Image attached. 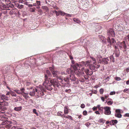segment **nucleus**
Wrapping results in <instances>:
<instances>
[{
	"instance_id": "obj_33",
	"label": "nucleus",
	"mask_w": 129,
	"mask_h": 129,
	"mask_svg": "<svg viewBox=\"0 0 129 129\" xmlns=\"http://www.w3.org/2000/svg\"><path fill=\"white\" fill-rule=\"evenodd\" d=\"M100 67V65L99 63H98L97 64H95L94 65V67L96 69V70H97V69L98 68Z\"/></svg>"
},
{
	"instance_id": "obj_31",
	"label": "nucleus",
	"mask_w": 129,
	"mask_h": 129,
	"mask_svg": "<svg viewBox=\"0 0 129 129\" xmlns=\"http://www.w3.org/2000/svg\"><path fill=\"white\" fill-rule=\"evenodd\" d=\"M65 118H67L70 119L72 120H73V117L69 115L66 116Z\"/></svg>"
},
{
	"instance_id": "obj_51",
	"label": "nucleus",
	"mask_w": 129,
	"mask_h": 129,
	"mask_svg": "<svg viewBox=\"0 0 129 129\" xmlns=\"http://www.w3.org/2000/svg\"><path fill=\"white\" fill-rule=\"evenodd\" d=\"M121 79V78L120 77H116L115 78V80L117 81H118L120 80Z\"/></svg>"
},
{
	"instance_id": "obj_17",
	"label": "nucleus",
	"mask_w": 129,
	"mask_h": 129,
	"mask_svg": "<svg viewBox=\"0 0 129 129\" xmlns=\"http://www.w3.org/2000/svg\"><path fill=\"white\" fill-rule=\"evenodd\" d=\"M70 79L72 81H74L76 80V78L73 74L70 75Z\"/></svg>"
},
{
	"instance_id": "obj_41",
	"label": "nucleus",
	"mask_w": 129,
	"mask_h": 129,
	"mask_svg": "<svg viewBox=\"0 0 129 129\" xmlns=\"http://www.w3.org/2000/svg\"><path fill=\"white\" fill-rule=\"evenodd\" d=\"M33 112L36 114L37 116L38 115V113L36 112V109H34L33 110Z\"/></svg>"
},
{
	"instance_id": "obj_62",
	"label": "nucleus",
	"mask_w": 129,
	"mask_h": 129,
	"mask_svg": "<svg viewBox=\"0 0 129 129\" xmlns=\"http://www.w3.org/2000/svg\"><path fill=\"white\" fill-rule=\"evenodd\" d=\"M103 108L102 107H101L99 108V110L101 111H103Z\"/></svg>"
},
{
	"instance_id": "obj_5",
	"label": "nucleus",
	"mask_w": 129,
	"mask_h": 129,
	"mask_svg": "<svg viewBox=\"0 0 129 129\" xmlns=\"http://www.w3.org/2000/svg\"><path fill=\"white\" fill-rule=\"evenodd\" d=\"M108 42L109 43L110 47H111V45L114 46L116 43V42L115 39L114 38H112L111 39L110 37H108L107 39Z\"/></svg>"
},
{
	"instance_id": "obj_61",
	"label": "nucleus",
	"mask_w": 129,
	"mask_h": 129,
	"mask_svg": "<svg viewBox=\"0 0 129 129\" xmlns=\"http://www.w3.org/2000/svg\"><path fill=\"white\" fill-rule=\"evenodd\" d=\"M26 4L28 5L29 7H32V5L31 4H28V3H26Z\"/></svg>"
},
{
	"instance_id": "obj_36",
	"label": "nucleus",
	"mask_w": 129,
	"mask_h": 129,
	"mask_svg": "<svg viewBox=\"0 0 129 129\" xmlns=\"http://www.w3.org/2000/svg\"><path fill=\"white\" fill-rule=\"evenodd\" d=\"M99 92L100 93V94H102L104 92V89L102 88H101L99 90Z\"/></svg>"
},
{
	"instance_id": "obj_55",
	"label": "nucleus",
	"mask_w": 129,
	"mask_h": 129,
	"mask_svg": "<svg viewBox=\"0 0 129 129\" xmlns=\"http://www.w3.org/2000/svg\"><path fill=\"white\" fill-rule=\"evenodd\" d=\"M79 81L82 82H84V80L83 78L82 79H79Z\"/></svg>"
},
{
	"instance_id": "obj_34",
	"label": "nucleus",
	"mask_w": 129,
	"mask_h": 129,
	"mask_svg": "<svg viewBox=\"0 0 129 129\" xmlns=\"http://www.w3.org/2000/svg\"><path fill=\"white\" fill-rule=\"evenodd\" d=\"M15 12L14 9H12L11 10L10 12V15H12L14 14V12Z\"/></svg>"
},
{
	"instance_id": "obj_39",
	"label": "nucleus",
	"mask_w": 129,
	"mask_h": 129,
	"mask_svg": "<svg viewBox=\"0 0 129 129\" xmlns=\"http://www.w3.org/2000/svg\"><path fill=\"white\" fill-rule=\"evenodd\" d=\"M113 103V102L111 101H109L107 103V104L108 105H111Z\"/></svg>"
},
{
	"instance_id": "obj_37",
	"label": "nucleus",
	"mask_w": 129,
	"mask_h": 129,
	"mask_svg": "<svg viewBox=\"0 0 129 129\" xmlns=\"http://www.w3.org/2000/svg\"><path fill=\"white\" fill-rule=\"evenodd\" d=\"M82 75L84 76V77L85 79H87L88 78V75L86 74V75H85L84 74H83V75Z\"/></svg>"
},
{
	"instance_id": "obj_22",
	"label": "nucleus",
	"mask_w": 129,
	"mask_h": 129,
	"mask_svg": "<svg viewBox=\"0 0 129 129\" xmlns=\"http://www.w3.org/2000/svg\"><path fill=\"white\" fill-rule=\"evenodd\" d=\"M115 115L116 117L119 118H120L122 117V115L120 113H115Z\"/></svg>"
},
{
	"instance_id": "obj_11",
	"label": "nucleus",
	"mask_w": 129,
	"mask_h": 129,
	"mask_svg": "<svg viewBox=\"0 0 129 129\" xmlns=\"http://www.w3.org/2000/svg\"><path fill=\"white\" fill-rule=\"evenodd\" d=\"M40 1H37L36 3H34L33 4V6H36V8L37 9H38L40 8Z\"/></svg>"
},
{
	"instance_id": "obj_32",
	"label": "nucleus",
	"mask_w": 129,
	"mask_h": 129,
	"mask_svg": "<svg viewBox=\"0 0 129 129\" xmlns=\"http://www.w3.org/2000/svg\"><path fill=\"white\" fill-rule=\"evenodd\" d=\"M14 91L15 92L18 94H21V92L18 89H15L14 90Z\"/></svg>"
},
{
	"instance_id": "obj_15",
	"label": "nucleus",
	"mask_w": 129,
	"mask_h": 129,
	"mask_svg": "<svg viewBox=\"0 0 129 129\" xmlns=\"http://www.w3.org/2000/svg\"><path fill=\"white\" fill-rule=\"evenodd\" d=\"M22 109V107L21 106L15 107L14 108V110L16 111L19 112L21 111Z\"/></svg>"
},
{
	"instance_id": "obj_52",
	"label": "nucleus",
	"mask_w": 129,
	"mask_h": 129,
	"mask_svg": "<svg viewBox=\"0 0 129 129\" xmlns=\"http://www.w3.org/2000/svg\"><path fill=\"white\" fill-rule=\"evenodd\" d=\"M81 108H83L85 107V105L84 104H81L80 106Z\"/></svg>"
},
{
	"instance_id": "obj_45",
	"label": "nucleus",
	"mask_w": 129,
	"mask_h": 129,
	"mask_svg": "<svg viewBox=\"0 0 129 129\" xmlns=\"http://www.w3.org/2000/svg\"><path fill=\"white\" fill-rule=\"evenodd\" d=\"M62 112L61 111L59 112H57V115L58 116H61L62 114L61 113H62Z\"/></svg>"
},
{
	"instance_id": "obj_38",
	"label": "nucleus",
	"mask_w": 129,
	"mask_h": 129,
	"mask_svg": "<svg viewBox=\"0 0 129 129\" xmlns=\"http://www.w3.org/2000/svg\"><path fill=\"white\" fill-rule=\"evenodd\" d=\"M52 74H53V75L54 77H55L56 76L57 74H56V71H52Z\"/></svg>"
},
{
	"instance_id": "obj_18",
	"label": "nucleus",
	"mask_w": 129,
	"mask_h": 129,
	"mask_svg": "<svg viewBox=\"0 0 129 129\" xmlns=\"http://www.w3.org/2000/svg\"><path fill=\"white\" fill-rule=\"evenodd\" d=\"M89 67L90 70L94 71L97 70H96V69L95 68L94 65H93L92 64H90L89 66Z\"/></svg>"
},
{
	"instance_id": "obj_30",
	"label": "nucleus",
	"mask_w": 129,
	"mask_h": 129,
	"mask_svg": "<svg viewBox=\"0 0 129 129\" xmlns=\"http://www.w3.org/2000/svg\"><path fill=\"white\" fill-rule=\"evenodd\" d=\"M113 47H114V49H115V51H119V49L118 48V45L117 46H115V45H114V46H113Z\"/></svg>"
},
{
	"instance_id": "obj_26",
	"label": "nucleus",
	"mask_w": 129,
	"mask_h": 129,
	"mask_svg": "<svg viewBox=\"0 0 129 129\" xmlns=\"http://www.w3.org/2000/svg\"><path fill=\"white\" fill-rule=\"evenodd\" d=\"M10 93L12 95V96H17L16 94V93L12 91H10Z\"/></svg>"
},
{
	"instance_id": "obj_47",
	"label": "nucleus",
	"mask_w": 129,
	"mask_h": 129,
	"mask_svg": "<svg viewBox=\"0 0 129 129\" xmlns=\"http://www.w3.org/2000/svg\"><path fill=\"white\" fill-rule=\"evenodd\" d=\"M83 113L84 115H86L87 114V112L86 110H85L83 111Z\"/></svg>"
},
{
	"instance_id": "obj_64",
	"label": "nucleus",
	"mask_w": 129,
	"mask_h": 129,
	"mask_svg": "<svg viewBox=\"0 0 129 129\" xmlns=\"http://www.w3.org/2000/svg\"><path fill=\"white\" fill-rule=\"evenodd\" d=\"M126 71L127 73L129 72V68H127L126 70Z\"/></svg>"
},
{
	"instance_id": "obj_57",
	"label": "nucleus",
	"mask_w": 129,
	"mask_h": 129,
	"mask_svg": "<svg viewBox=\"0 0 129 129\" xmlns=\"http://www.w3.org/2000/svg\"><path fill=\"white\" fill-rule=\"evenodd\" d=\"M129 90V89H125L123 90V92H127V91H128Z\"/></svg>"
},
{
	"instance_id": "obj_8",
	"label": "nucleus",
	"mask_w": 129,
	"mask_h": 129,
	"mask_svg": "<svg viewBox=\"0 0 129 129\" xmlns=\"http://www.w3.org/2000/svg\"><path fill=\"white\" fill-rule=\"evenodd\" d=\"M110 62V60L109 57L103 58L101 61V63L104 64H107Z\"/></svg>"
},
{
	"instance_id": "obj_9",
	"label": "nucleus",
	"mask_w": 129,
	"mask_h": 129,
	"mask_svg": "<svg viewBox=\"0 0 129 129\" xmlns=\"http://www.w3.org/2000/svg\"><path fill=\"white\" fill-rule=\"evenodd\" d=\"M81 72L82 75H84V72L86 74L88 75L89 71V70L88 69H85L84 67H82L81 69Z\"/></svg>"
},
{
	"instance_id": "obj_44",
	"label": "nucleus",
	"mask_w": 129,
	"mask_h": 129,
	"mask_svg": "<svg viewBox=\"0 0 129 129\" xmlns=\"http://www.w3.org/2000/svg\"><path fill=\"white\" fill-rule=\"evenodd\" d=\"M38 91L37 90V89L36 88H34L33 89V95H34L33 94V92H34V93H35V92H37Z\"/></svg>"
},
{
	"instance_id": "obj_2",
	"label": "nucleus",
	"mask_w": 129,
	"mask_h": 129,
	"mask_svg": "<svg viewBox=\"0 0 129 129\" xmlns=\"http://www.w3.org/2000/svg\"><path fill=\"white\" fill-rule=\"evenodd\" d=\"M79 66L78 64L76 63V64L74 65H71V69H73V71L77 75L78 74L80 73L78 68Z\"/></svg>"
},
{
	"instance_id": "obj_50",
	"label": "nucleus",
	"mask_w": 129,
	"mask_h": 129,
	"mask_svg": "<svg viewBox=\"0 0 129 129\" xmlns=\"http://www.w3.org/2000/svg\"><path fill=\"white\" fill-rule=\"evenodd\" d=\"M6 126L7 128H10L11 126V125L9 124L6 125Z\"/></svg>"
},
{
	"instance_id": "obj_49",
	"label": "nucleus",
	"mask_w": 129,
	"mask_h": 129,
	"mask_svg": "<svg viewBox=\"0 0 129 129\" xmlns=\"http://www.w3.org/2000/svg\"><path fill=\"white\" fill-rule=\"evenodd\" d=\"M115 94V91H111L110 92V95H112Z\"/></svg>"
},
{
	"instance_id": "obj_42",
	"label": "nucleus",
	"mask_w": 129,
	"mask_h": 129,
	"mask_svg": "<svg viewBox=\"0 0 129 129\" xmlns=\"http://www.w3.org/2000/svg\"><path fill=\"white\" fill-rule=\"evenodd\" d=\"M17 7L19 9H21L23 7V6L22 5H18V6Z\"/></svg>"
},
{
	"instance_id": "obj_4",
	"label": "nucleus",
	"mask_w": 129,
	"mask_h": 129,
	"mask_svg": "<svg viewBox=\"0 0 129 129\" xmlns=\"http://www.w3.org/2000/svg\"><path fill=\"white\" fill-rule=\"evenodd\" d=\"M10 8L8 5H5L3 3H1L0 4V10H10Z\"/></svg>"
},
{
	"instance_id": "obj_13",
	"label": "nucleus",
	"mask_w": 129,
	"mask_h": 129,
	"mask_svg": "<svg viewBox=\"0 0 129 129\" xmlns=\"http://www.w3.org/2000/svg\"><path fill=\"white\" fill-rule=\"evenodd\" d=\"M109 35L112 37H113L115 36V33L114 31L112 29H110L109 30Z\"/></svg>"
},
{
	"instance_id": "obj_63",
	"label": "nucleus",
	"mask_w": 129,
	"mask_h": 129,
	"mask_svg": "<svg viewBox=\"0 0 129 129\" xmlns=\"http://www.w3.org/2000/svg\"><path fill=\"white\" fill-rule=\"evenodd\" d=\"M67 16H68L69 17H71L72 16V15L71 14H66V15Z\"/></svg>"
},
{
	"instance_id": "obj_23",
	"label": "nucleus",
	"mask_w": 129,
	"mask_h": 129,
	"mask_svg": "<svg viewBox=\"0 0 129 129\" xmlns=\"http://www.w3.org/2000/svg\"><path fill=\"white\" fill-rule=\"evenodd\" d=\"M59 13L61 15L64 16V15H66V14H67L65 13L64 12L62 11H58Z\"/></svg>"
},
{
	"instance_id": "obj_28",
	"label": "nucleus",
	"mask_w": 129,
	"mask_h": 129,
	"mask_svg": "<svg viewBox=\"0 0 129 129\" xmlns=\"http://www.w3.org/2000/svg\"><path fill=\"white\" fill-rule=\"evenodd\" d=\"M105 120H104L103 119H100L99 121V122L103 124L104 123Z\"/></svg>"
},
{
	"instance_id": "obj_56",
	"label": "nucleus",
	"mask_w": 129,
	"mask_h": 129,
	"mask_svg": "<svg viewBox=\"0 0 129 129\" xmlns=\"http://www.w3.org/2000/svg\"><path fill=\"white\" fill-rule=\"evenodd\" d=\"M71 62L72 64L71 65H74L75 64H76V63H75L74 60H71Z\"/></svg>"
},
{
	"instance_id": "obj_46",
	"label": "nucleus",
	"mask_w": 129,
	"mask_h": 129,
	"mask_svg": "<svg viewBox=\"0 0 129 129\" xmlns=\"http://www.w3.org/2000/svg\"><path fill=\"white\" fill-rule=\"evenodd\" d=\"M20 91L21 92V94H22V93H24V88H21L20 89Z\"/></svg>"
},
{
	"instance_id": "obj_21",
	"label": "nucleus",
	"mask_w": 129,
	"mask_h": 129,
	"mask_svg": "<svg viewBox=\"0 0 129 129\" xmlns=\"http://www.w3.org/2000/svg\"><path fill=\"white\" fill-rule=\"evenodd\" d=\"M90 58L91 59V60H90L91 62H92V63L94 64L96 62V60L95 58L93 56H90Z\"/></svg>"
},
{
	"instance_id": "obj_60",
	"label": "nucleus",
	"mask_w": 129,
	"mask_h": 129,
	"mask_svg": "<svg viewBox=\"0 0 129 129\" xmlns=\"http://www.w3.org/2000/svg\"><path fill=\"white\" fill-rule=\"evenodd\" d=\"M104 96H105V98H104V99H107L109 95L108 94L107 95H104Z\"/></svg>"
},
{
	"instance_id": "obj_24",
	"label": "nucleus",
	"mask_w": 129,
	"mask_h": 129,
	"mask_svg": "<svg viewBox=\"0 0 129 129\" xmlns=\"http://www.w3.org/2000/svg\"><path fill=\"white\" fill-rule=\"evenodd\" d=\"M2 103V104H1V105H4L5 106H7L8 105V103L6 102L5 101H3V102H1Z\"/></svg>"
},
{
	"instance_id": "obj_10",
	"label": "nucleus",
	"mask_w": 129,
	"mask_h": 129,
	"mask_svg": "<svg viewBox=\"0 0 129 129\" xmlns=\"http://www.w3.org/2000/svg\"><path fill=\"white\" fill-rule=\"evenodd\" d=\"M90 62L91 61L88 60L84 62V61H82L81 63V64H82L83 65H84L86 67L89 66L90 65Z\"/></svg>"
},
{
	"instance_id": "obj_59",
	"label": "nucleus",
	"mask_w": 129,
	"mask_h": 129,
	"mask_svg": "<svg viewBox=\"0 0 129 129\" xmlns=\"http://www.w3.org/2000/svg\"><path fill=\"white\" fill-rule=\"evenodd\" d=\"M92 109L94 111L96 110L97 109V107H94Z\"/></svg>"
},
{
	"instance_id": "obj_43",
	"label": "nucleus",
	"mask_w": 129,
	"mask_h": 129,
	"mask_svg": "<svg viewBox=\"0 0 129 129\" xmlns=\"http://www.w3.org/2000/svg\"><path fill=\"white\" fill-rule=\"evenodd\" d=\"M92 92L93 93L96 94L97 93V90H92Z\"/></svg>"
},
{
	"instance_id": "obj_16",
	"label": "nucleus",
	"mask_w": 129,
	"mask_h": 129,
	"mask_svg": "<svg viewBox=\"0 0 129 129\" xmlns=\"http://www.w3.org/2000/svg\"><path fill=\"white\" fill-rule=\"evenodd\" d=\"M66 72L68 74H73L74 71L72 70L70 68H68L66 70Z\"/></svg>"
},
{
	"instance_id": "obj_48",
	"label": "nucleus",
	"mask_w": 129,
	"mask_h": 129,
	"mask_svg": "<svg viewBox=\"0 0 129 129\" xmlns=\"http://www.w3.org/2000/svg\"><path fill=\"white\" fill-rule=\"evenodd\" d=\"M42 8L45 10L46 11H48L49 10L48 8V7L46 6L43 7Z\"/></svg>"
},
{
	"instance_id": "obj_29",
	"label": "nucleus",
	"mask_w": 129,
	"mask_h": 129,
	"mask_svg": "<svg viewBox=\"0 0 129 129\" xmlns=\"http://www.w3.org/2000/svg\"><path fill=\"white\" fill-rule=\"evenodd\" d=\"M38 94L39 95L41 96H43L44 95V93L43 91H39L38 92Z\"/></svg>"
},
{
	"instance_id": "obj_54",
	"label": "nucleus",
	"mask_w": 129,
	"mask_h": 129,
	"mask_svg": "<svg viewBox=\"0 0 129 129\" xmlns=\"http://www.w3.org/2000/svg\"><path fill=\"white\" fill-rule=\"evenodd\" d=\"M101 98L103 102H104L105 101V99L104 97L103 96H101Z\"/></svg>"
},
{
	"instance_id": "obj_53",
	"label": "nucleus",
	"mask_w": 129,
	"mask_h": 129,
	"mask_svg": "<svg viewBox=\"0 0 129 129\" xmlns=\"http://www.w3.org/2000/svg\"><path fill=\"white\" fill-rule=\"evenodd\" d=\"M65 91L67 93H70V92L71 91V90L70 89H66L65 90Z\"/></svg>"
},
{
	"instance_id": "obj_20",
	"label": "nucleus",
	"mask_w": 129,
	"mask_h": 129,
	"mask_svg": "<svg viewBox=\"0 0 129 129\" xmlns=\"http://www.w3.org/2000/svg\"><path fill=\"white\" fill-rule=\"evenodd\" d=\"M1 98L6 100L8 101V97L4 94L2 95Z\"/></svg>"
},
{
	"instance_id": "obj_25",
	"label": "nucleus",
	"mask_w": 129,
	"mask_h": 129,
	"mask_svg": "<svg viewBox=\"0 0 129 129\" xmlns=\"http://www.w3.org/2000/svg\"><path fill=\"white\" fill-rule=\"evenodd\" d=\"M73 20L74 21L78 23H79L81 22V21L79 20L77 18H74Z\"/></svg>"
},
{
	"instance_id": "obj_19",
	"label": "nucleus",
	"mask_w": 129,
	"mask_h": 129,
	"mask_svg": "<svg viewBox=\"0 0 129 129\" xmlns=\"http://www.w3.org/2000/svg\"><path fill=\"white\" fill-rule=\"evenodd\" d=\"M69 112L68 109V107L65 106L64 107V114H67Z\"/></svg>"
},
{
	"instance_id": "obj_12",
	"label": "nucleus",
	"mask_w": 129,
	"mask_h": 129,
	"mask_svg": "<svg viewBox=\"0 0 129 129\" xmlns=\"http://www.w3.org/2000/svg\"><path fill=\"white\" fill-rule=\"evenodd\" d=\"M120 54V52L119 51H115L113 54L115 57H119Z\"/></svg>"
},
{
	"instance_id": "obj_3",
	"label": "nucleus",
	"mask_w": 129,
	"mask_h": 129,
	"mask_svg": "<svg viewBox=\"0 0 129 129\" xmlns=\"http://www.w3.org/2000/svg\"><path fill=\"white\" fill-rule=\"evenodd\" d=\"M119 47L120 49L125 52L126 51V46L125 42L123 41L118 44Z\"/></svg>"
},
{
	"instance_id": "obj_14",
	"label": "nucleus",
	"mask_w": 129,
	"mask_h": 129,
	"mask_svg": "<svg viewBox=\"0 0 129 129\" xmlns=\"http://www.w3.org/2000/svg\"><path fill=\"white\" fill-rule=\"evenodd\" d=\"M117 122L118 121L116 120H112L110 121V124L111 125H114L115 124H116Z\"/></svg>"
},
{
	"instance_id": "obj_6",
	"label": "nucleus",
	"mask_w": 129,
	"mask_h": 129,
	"mask_svg": "<svg viewBox=\"0 0 129 129\" xmlns=\"http://www.w3.org/2000/svg\"><path fill=\"white\" fill-rule=\"evenodd\" d=\"M103 109L104 110V113L105 114L109 115L111 114V108L110 107H103Z\"/></svg>"
},
{
	"instance_id": "obj_1",
	"label": "nucleus",
	"mask_w": 129,
	"mask_h": 129,
	"mask_svg": "<svg viewBox=\"0 0 129 129\" xmlns=\"http://www.w3.org/2000/svg\"><path fill=\"white\" fill-rule=\"evenodd\" d=\"M46 74L45 75V81L43 84V85L46 89L49 90H52L53 88L51 86L52 85L54 87V89L56 90L57 88L56 87L59 88L60 85L58 80L56 79H51L49 78V79L47 75L49 76H51V74L49 71L47 70L46 71Z\"/></svg>"
},
{
	"instance_id": "obj_58",
	"label": "nucleus",
	"mask_w": 129,
	"mask_h": 129,
	"mask_svg": "<svg viewBox=\"0 0 129 129\" xmlns=\"http://www.w3.org/2000/svg\"><path fill=\"white\" fill-rule=\"evenodd\" d=\"M93 73V72L92 71H89V72H88V75H91Z\"/></svg>"
},
{
	"instance_id": "obj_40",
	"label": "nucleus",
	"mask_w": 129,
	"mask_h": 129,
	"mask_svg": "<svg viewBox=\"0 0 129 129\" xmlns=\"http://www.w3.org/2000/svg\"><path fill=\"white\" fill-rule=\"evenodd\" d=\"M116 113H120L121 110L119 109H117L115 110Z\"/></svg>"
},
{
	"instance_id": "obj_27",
	"label": "nucleus",
	"mask_w": 129,
	"mask_h": 129,
	"mask_svg": "<svg viewBox=\"0 0 129 129\" xmlns=\"http://www.w3.org/2000/svg\"><path fill=\"white\" fill-rule=\"evenodd\" d=\"M109 58H110V62L112 61L113 62L114 61V58L113 55H112Z\"/></svg>"
},
{
	"instance_id": "obj_7",
	"label": "nucleus",
	"mask_w": 129,
	"mask_h": 129,
	"mask_svg": "<svg viewBox=\"0 0 129 129\" xmlns=\"http://www.w3.org/2000/svg\"><path fill=\"white\" fill-rule=\"evenodd\" d=\"M60 82L62 84H64V86L66 85V84H69V78L68 77L64 78L63 80L60 79Z\"/></svg>"
},
{
	"instance_id": "obj_35",
	"label": "nucleus",
	"mask_w": 129,
	"mask_h": 129,
	"mask_svg": "<svg viewBox=\"0 0 129 129\" xmlns=\"http://www.w3.org/2000/svg\"><path fill=\"white\" fill-rule=\"evenodd\" d=\"M38 14L40 15H42L43 13L41 9H39L38 10Z\"/></svg>"
}]
</instances>
